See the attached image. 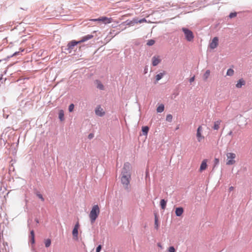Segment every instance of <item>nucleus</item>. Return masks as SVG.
<instances>
[{
  "label": "nucleus",
  "mask_w": 252,
  "mask_h": 252,
  "mask_svg": "<svg viewBox=\"0 0 252 252\" xmlns=\"http://www.w3.org/2000/svg\"><path fill=\"white\" fill-rule=\"evenodd\" d=\"M100 213L99 208L98 205H94L90 211L89 217L91 223H93L97 218Z\"/></svg>",
  "instance_id": "obj_1"
},
{
  "label": "nucleus",
  "mask_w": 252,
  "mask_h": 252,
  "mask_svg": "<svg viewBox=\"0 0 252 252\" xmlns=\"http://www.w3.org/2000/svg\"><path fill=\"white\" fill-rule=\"evenodd\" d=\"M130 180H131L130 176H129V178L128 176L122 175V177L121 178V182L122 184H123L125 190H126L127 192H129L130 190V188L129 186Z\"/></svg>",
  "instance_id": "obj_2"
},
{
  "label": "nucleus",
  "mask_w": 252,
  "mask_h": 252,
  "mask_svg": "<svg viewBox=\"0 0 252 252\" xmlns=\"http://www.w3.org/2000/svg\"><path fill=\"white\" fill-rule=\"evenodd\" d=\"M182 31L185 34V39L189 42L193 40L194 36L192 32L189 29L185 27L182 28Z\"/></svg>",
  "instance_id": "obj_3"
},
{
  "label": "nucleus",
  "mask_w": 252,
  "mask_h": 252,
  "mask_svg": "<svg viewBox=\"0 0 252 252\" xmlns=\"http://www.w3.org/2000/svg\"><path fill=\"white\" fill-rule=\"evenodd\" d=\"M80 42L79 41H76L75 40H72L71 41H69L66 46H63L62 47V50H67L68 53H71L72 50H73L76 46L77 44H79Z\"/></svg>",
  "instance_id": "obj_4"
},
{
  "label": "nucleus",
  "mask_w": 252,
  "mask_h": 252,
  "mask_svg": "<svg viewBox=\"0 0 252 252\" xmlns=\"http://www.w3.org/2000/svg\"><path fill=\"white\" fill-rule=\"evenodd\" d=\"M131 168L132 167L130 163L128 162L125 163L122 168L121 175L128 176V177L129 178V176H131Z\"/></svg>",
  "instance_id": "obj_5"
},
{
  "label": "nucleus",
  "mask_w": 252,
  "mask_h": 252,
  "mask_svg": "<svg viewBox=\"0 0 252 252\" xmlns=\"http://www.w3.org/2000/svg\"><path fill=\"white\" fill-rule=\"evenodd\" d=\"M227 157V161L226 165H233L235 163V160H234L236 158L235 154L233 153H227L226 154Z\"/></svg>",
  "instance_id": "obj_6"
},
{
  "label": "nucleus",
  "mask_w": 252,
  "mask_h": 252,
  "mask_svg": "<svg viewBox=\"0 0 252 252\" xmlns=\"http://www.w3.org/2000/svg\"><path fill=\"white\" fill-rule=\"evenodd\" d=\"M219 44V38L217 36L214 37L209 44V47L212 49H215Z\"/></svg>",
  "instance_id": "obj_7"
},
{
  "label": "nucleus",
  "mask_w": 252,
  "mask_h": 252,
  "mask_svg": "<svg viewBox=\"0 0 252 252\" xmlns=\"http://www.w3.org/2000/svg\"><path fill=\"white\" fill-rule=\"evenodd\" d=\"M99 22H101L104 24H110L113 21L112 18H108L106 16H101L98 18Z\"/></svg>",
  "instance_id": "obj_8"
},
{
  "label": "nucleus",
  "mask_w": 252,
  "mask_h": 252,
  "mask_svg": "<svg viewBox=\"0 0 252 252\" xmlns=\"http://www.w3.org/2000/svg\"><path fill=\"white\" fill-rule=\"evenodd\" d=\"M79 227V222H77L75 225H74L73 230H72V236L74 238H76V239H78V228Z\"/></svg>",
  "instance_id": "obj_9"
},
{
  "label": "nucleus",
  "mask_w": 252,
  "mask_h": 252,
  "mask_svg": "<svg viewBox=\"0 0 252 252\" xmlns=\"http://www.w3.org/2000/svg\"><path fill=\"white\" fill-rule=\"evenodd\" d=\"M95 114L99 117H102L105 114V112L100 105L97 106L95 109Z\"/></svg>",
  "instance_id": "obj_10"
},
{
  "label": "nucleus",
  "mask_w": 252,
  "mask_h": 252,
  "mask_svg": "<svg viewBox=\"0 0 252 252\" xmlns=\"http://www.w3.org/2000/svg\"><path fill=\"white\" fill-rule=\"evenodd\" d=\"M152 65L154 66H157L161 61L159 56H154L152 58Z\"/></svg>",
  "instance_id": "obj_11"
},
{
  "label": "nucleus",
  "mask_w": 252,
  "mask_h": 252,
  "mask_svg": "<svg viewBox=\"0 0 252 252\" xmlns=\"http://www.w3.org/2000/svg\"><path fill=\"white\" fill-rule=\"evenodd\" d=\"M202 131V127L201 126H199L197 129L196 132V137L198 141L200 142L201 139L204 138L203 136H202L201 132Z\"/></svg>",
  "instance_id": "obj_12"
},
{
  "label": "nucleus",
  "mask_w": 252,
  "mask_h": 252,
  "mask_svg": "<svg viewBox=\"0 0 252 252\" xmlns=\"http://www.w3.org/2000/svg\"><path fill=\"white\" fill-rule=\"evenodd\" d=\"M184 208L182 207H176L175 213L177 217H181L184 213Z\"/></svg>",
  "instance_id": "obj_13"
},
{
  "label": "nucleus",
  "mask_w": 252,
  "mask_h": 252,
  "mask_svg": "<svg viewBox=\"0 0 252 252\" xmlns=\"http://www.w3.org/2000/svg\"><path fill=\"white\" fill-rule=\"evenodd\" d=\"M207 159H204L200 166L199 170L200 171H202L204 170H205L207 168Z\"/></svg>",
  "instance_id": "obj_14"
},
{
  "label": "nucleus",
  "mask_w": 252,
  "mask_h": 252,
  "mask_svg": "<svg viewBox=\"0 0 252 252\" xmlns=\"http://www.w3.org/2000/svg\"><path fill=\"white\" fill-rule=\"evenodd\" d=\"M94 36L92 34H87L83 36L80 40H79V42H80V43L85 42L89 39H91Z\"/></svg>",
  "instance_id": "obj_15"
},
{
  "label": "nucleus",
  "mask_w": 252,
  "mask_h": 252,
  "mask_svg": "<svg viewBox=\"0 0 252 252\" xmlns=\"http://www.w3.org/2000/svg\"><path fill=\"white\" fill-rule=\"evenodd\" d=\"M245 81L243 78H241L238 80L237 84H236V87L237 88H241L243 86L245 85Z\"/></svg>",
  "instance_id": "obj_16"
},
{
  "label": "nucleus",
  "mask_w": 252,
  "mask_h": 252,
  "mask_svg": "<svg viewBox=\"0 0 252 252\" xmlns=\"http://www.w3.org/2000/svg\"><path fill=\"white\" fill-rule=\"evenodd\" d=\"M34 236V231L33 230H32L30 231V242L32 244H34L35 243Z\"/></svg>",
  "instance_id": "obj_17"
},
{
  "label": "nucleus",
  "mask_w": 252,
  "mask_h": 252,
  "mask_svg": "<svg viewBox=\"0 0 252 252\" xmlns=\"http://www.w3.org/2000/svg\"><path fill=\"white\" fill-rule=\"evenodd\" d=\"M165 73V71H163L162 72L157 74L155 76L156 81L158 82L161 79Z\"/></svg>",
  "instance_id": "obj_18"
},
{
  "label": "nucleus",
  "mask_w": 252,
  "mask_h": 252,
  "mask_svg": "<svg viewBox=\"0 0 252 252\" xmlns=\"http://www.w3.org/2000/svg\"><path fill=\"white\" fill-rule=\"evenodd\" d=\"M95 83L96 84V88L100 90H103L104 89V87L103 85L100 82V81L98 80H96L95 81Z\"/></svg>",
  "instance_id": "obj_19"
},
{
  "label": "nucleus",
  "mask_w": 252,
  "mask_h": 252,
  "mask_svg": "<svg viewBox=\"0 0 252 252\" xmlns=\"http://www.w3.org/2000/svg\"><path fill=\"white\" fill-rule=\"evenodd\" d=\"M141 130H142V134L143 135L147 136L148 135V132L149 130V127L148 126H143L142 127Z\"/></svg>",
  "instance_id": "obj_20"
},
{
  "label": "nucleus",
  "mask_w": 252,
  "mask_h": 252,
  "mask_svg": "<svg viewBox=\"0 0 252 252\" xmlns=\"http://www.w3.org/2000/svg\"><path fill=\"white\" fill-rule=\"evenodd\" d=\"M167 200L165 199H162L160 201V206L161 209L162 210H165L166 208V204H167Z\"/></svg>",
  "instance_id": "obj_21"
},
{
  "label": "nucleus",
  "mask_w": 252,
  "mask_h": 252,
  "mask_svg": "<svg viewBox=\"0 0 252 252\" xmlns=\"http://www.w3.org/2000/svg\"><path fill=\"white\" fill-rule=\"evenodd\" d=\"M126 25L129 26H133L135 24H137V21L135 18H133L132 20H126L125 22Z\"/></svg>",
  "instance_id": "obj_22"
},
{
  "label": "nucleus",
  "mask_w": 252,
  "mask_h": 252,
  "mask_svg": "<svg viewBox=\"0 0 252 252\" xmlns=\"http://www.w3.org/2000/svg\"><path fill=\"white\" fill-rule=\"evenodd\" d=\"M59 119L61 122L64 120V111L63 109H61L59 111Z\"/></svg>",
  "instance_id": "obj_23"
},
{
  "label": "nucleus",
  "mask_w": 252,
  "mask_h": 252,
  "mask_svg": "<svg viewBox=\"0 0 252 252\" xmlns=\"http://www.w3.org/2000/svg\"><path fill=\"white\" fill-rule=\"evenodd\" d=\"M154 227H155V228L157 230H158L159 227L158 219V216L156 214H155Z\"/></svg>",
  "instance_id": "obj_24"
},
{
  "label": "nucleus",
  "mask_w": 252,
  "mask_h": 252,
  "mask_svg": "<svg viewBox=\"0 0 252 252\" xmlns=\"http://www.w3.org/2000/svg\"><path fill=\"white\" fill-rule=\"evenodd\" d=\"M220 122L221 121H217L214 122V126H213V128L214 130L219 129Z\"/></svg>",
  "instance_id": "obj_25"
},
{
  "label": "nucleus",
  "mask_w": 252,
  "mask_h": 252,
  "mask_svg": "<svg viewBox=\"0 0 252 252\" xmlns=\"http://www.w3.org/2000/svg\"><path fill=\"white\" fill-rule=\"evenodd\" d=\"M164 105L163 104H160L157 108V112L158 113H161L164 111Z\"/></svg>",
  "instance_id": "obj_26"
},
{
  "label": "nucleus",
  "mask_w": 252,
  "mask_h": 252,
  "mask_svg": "<svg viewBox=\"0 0 252 252\" xmlns=\"http://www.w3.org/2000/svg\"><path fill=\"white\" fill-rule=\"evenodd\" d=\"M21 54V52L20 51H16L15 52H14L12 55H10V56H7L5 59L6 60V61H8L10 58L13 57V56H18L19 55Z\"/></svg>",
  "instance_id": "obj_27"
},
{
  "label": "nucleus",
  "mask_w": 252,
  "mask_h": 252,
  "mask_svg": "<svg viewBox=\"0 0 252 252\" xmlns=\"http://www.w3.org/2000/svg\"><path fill=\"white\" fill-rule=\"evenodd\" d=\"M210 74V70H207L204 73L203 78L204 80H206L208 79Z\"/></svg>",
  "instance_id": "obj_28"
},
{
  "label": "nucleus",
  "mask_w": 252,
  "mask_h": 252,
  "mask_svg": "<svg viewBox=\"0 0 252 252\" xmlns=\"http://www.w3.org/2000/svg\"><path fill=\"white\" fill-rule=\"evenodd\" d=\"M234 74V70L232 68H229L226 72V75L231 76Z\"/></svg>",
  "instance_id": "obj_29"
},
{
  "label": "nucleus",
  "mask_w": 252,
  "mask_h": 252,
  "mask_svg": "<svg viewBox=\"0 0 252 252\" xmlns=\"http://www.w3.org/2000/svg\"><path fill=\"white\" fill-rule=\"evenodd\" d=\"M51 244V240L50 239H47L45 241V246L46 248H48L50 246Z\"/></svg>",
  "instance_id": "obj_30"
},
{
  "label": "nucleus",
  "mask_w": 252,
  "mask_h": 252,
  "mask_svg": "<svg viewBox=\"0 0 252 252\" xmlns=\"http://www.w3.org/2000/svg\"><path fill=\"white\" fill-rule=\"evenodd\" d=\"M155 43V40L154 39H151L148 40L147 42V45L149 46H151L153 45Z\"/></svg>",
  "instance_id": "obj_31"
},
{
  "label": "nucleus",
  "mask_w": 252,
  "mask_h": 252,
  "mask_svg": "<svg viewBox=\"0 0 252 252\" xmlns=\"http://www.w3.org/2000/svg\"><path fill=\"white\" fill-rule=\"evenodd\" d=\"M172 115L171 114H167L166 117V121L168 122H171L172 120Z\"/></svg>",
  "instance_id": "obj_32"
},
{
  "label": "nucleus",
  "mask_w": 252,
  "mask_h": 252,
  "mask_svg": "<svg viewBox=\"0 0 252 252\" xmlns=\"http://www.w3.org/2000/svg\"><path fill=\"white\" fill-rule=\"evenodd\" d=\"M74 108V104L73 103H71L69 104L68 106V111L69 112H72L73 111Z\"/></svg>",
  "instance_id": "obj_33"
},
{
  "label": "nucleus",
  "mask_w": 252,
  "mask_h": 252,
  "mask_svg": "<svg viewBox=\"0 0 252 252\" xmlns=\"http://www.w3.org/2000/svg\"><path fill=\"white\" fill-rule=\"evenodd\" d=\"M36 195L41 200V201H44V198L43 197L42 195L39 192H36L35 193Z\"/></svg>",
  "instance_id": "obj_34"
},
{
  "label": "nucleus",
  "mask_w": 252,
  "mask_h": 252,
  "mask_svg": "<svg viewBox=\"0 0 252 252\" xmlns=\"http://www.w3.org/2000/svg\"><path fill=\"white\" fill-rule=\"evenodd\" d=\"M237 14V12H231V13L229 14V15H228V17H229V18H230V19H232V18H234V17H236Z\"/></svg>",
  "instance_id": "obj_35"
},
{
  "label": "nucleus",
  "mask_w": 252,
  "mask_h": 252,
  "mask_svg": "<svg viewBox=\"0 0 252 252\" xmlns=\"http://www.w3.org/2000/svg\"><path fill=\"white\" fill-rule=\"evenodd\" d=\"M135 19L137 21V23H142L144 22H146V19L145 18L140 19L139 20L138 18H135Z\"/></svg>",
  "instance_id": "obj_36"
},
{
  "label": "nucleus",
  "mask_w": 252,
  "mask_h": 252,
  "mask_svg": "<svg viewBox=\"0 0 252 252\" xmlns=\"http://www.w3.org/2000/svg\"><path fill=\"white\" fill-rule=\"evenodd\" d=\"M169 252H176V250L173 246H170L168 248Z\"/></svg>",
  "instance_id": "obj_37"
},
{
  "label": "nucleus",
  "mask_w": 252,
  "mask_h": 252,
  "mask_svg": "<svg viewBox=\"0 0 252 252\" xmlns=\"http://www.w3.org/2000/svg\"><path fill=\"white\" fill-rule=\"evenodd\" d=\"M102 249V246L101 245H98L96 248V252H100Z\"/></svg>",
  "instance_id": "obj_38"
},
{
  "label": "nucleus",
  "mask_w": 252,
  "mask_h": 252,
  "mask_svg": "<svg viewBox=\"0 0 252 252\" xmlns=\"http://www.w3.org/2000/svg\"><path fill=\"white\" fill-rule=\"evenodd\" d=\"M94 137V134L92 133H90L89 135H88V139H89L90 140L92 139V138H93Z\"/></svg>",
  "instance_id": "obj_39"
},
{
  "label": "nucleus",
  "mask_w": 252,
  "mask_h": 252,
  "mask_svg": "<svg viewBox=\"0 0 252 252\" xmlns=\"http://www.w3.org/2000/svg\"><path fill=\"white\" fill-rule=\"evenodd\" d=\"M194 79H195V77L193 76L189 79V81L190 83H192L194 81Z\"/></svg>",
  "instance_id": "obj_40"
},
{
  "label": "nucleus",
  "mask_w": 252,
  "mask_h": 252,
  "mask_svg": "<svg viewBox=\"0 0 252 252\" xmlns=\"http://www.w3.org/2000/svg\"><path fill=\"white\" fill-rule=\"evenodd\" d=\"M214 161H215V164H217L219 162V159L218 158H215Z\"/></svg>",
  "instance_id": "obj_41"
},
{
  "label": "nucleus",
  "mask_w": 252,
  "mask_h": 252,
  "mask_svg": "<svg viewBox=\"0 0 252 252\" xmlns=\"http://www.w3.org/2000/svg\"><path fill=\"white\" fill-rule=\"evenodd\" d=\"M90 21H94V22H99L98 18L96 19H90Z\"/></svg>",
  "instance_id": "obj_42"
},
{
  "label": "nucleus",
  "mask_w": 252,
  "mask_h": 252,
  "mask_svg": "<svg viewBox=\"0 0 252 252\" xmlns=\"http://www.w3.org/2000/svg\"><path fill=\"white\" fill-rule=\"evenodd\" d=\"M4 141L2 138H0V146L2 145V143H4Z\"/></svg>",
  "instance_id": "obj_43"
},
{
  "label": "nucleus",
  "mask_w": 252,
  "mask_h": 252,
  "mask_svg": "<svg viewBox=\"0 0 252 252\" xmlns=\"http://www.w3.org/2000/svg\"><path fill=\"white\" fill-rule=\"evenodd\" d=\"M6 61H6L5 58L4 59H0V63L2 62H5Z\"/></svg>",
  "instance_id": "obj_44"
},
{
  "label": "nucleus",
  "mask_w": 252,
  "mask_h": 252,
  "mask_svg": "<svg viewBox=\"0 0 252 252\" xmlns=\"http://www.w3.org/2000/svg\"><path fill=\"white\" fill-rule=\"evenodd\" d=\"M157 245L158 247L160 248L161 249H162V245H161V244L160 243H158Z\"/></svg>",
  "instance_id": "obj_45"
},
{
  "label": "nucleus",
  "mask_w": 252,
  "mask_h": 252,
  "mask_svg": "<svg viewBox=\"0 0 252 252\" xmlns=\"http://www.w3.org/2000/svg\"><path fill=\"white\" fill-rule=\"evenodd\" d=\"M117 24H118V23L117 22V23H116L115 24H112V26L113 27L115 28V27H117Z\"/></svg>",
  "instance_id": "obj_46"
},
{
  "label": "nucleus",
  "mask_w": 252,
  "mask_h": 252,
  "mask_svg": "<svg viewBox=\"0 0 252 252\" xmlns=\"http://www.w3.org/2000/svg\"><path fill=\"white\" fill-rule=\"evenodd\" d=\"M233 189H234V187H232V186H231V187H229V190H230V191H232V190H233Z\"/></svg>",
  "instance_id": "obj_47"
},
{
  "label": "nucleus",
  "mask_w": 252,
  "mask_h": 252,
  "mask_svg": "<svg viewBox=\"0 0 252 252\" xmlns=\"http://www.w3.org/2000/svg\"><path fill=\"white\" fill-rule=\"evenodd\" d=\"M149 176V173L148 171H146V178H147Z\"/></svg>",
  "instance_id": "obj_48"
},
{
  "label": "nucleus",
  "mask_w": 252,
  "mask_h": 252,
  "mask_svg": "<svg viewBox=\"0 0 252 252\" xmlns=\"http://www.w3.org/2000/svg\"><path fill=\"white\" fill-rule=\"evenodd\" d=\"M147 70H148V68L145 67L144 68V73L146 74L147 72Z\"/></svg>",
  "instance_id": "obj_49"
},
{
  "label": "nucleus",
  "mask_w": 252,
  "mask_h": 252,
  "mask_svg": "<svg viewBox=\"0 0 252 252\" xmlns=\"http://www.w3.org/2000/svg\"><path fill=\"white\" fill-rule=\"evenodd\" d=\"M63 50V52L65 53V54H67L68 53V51H67V50Z\"/></svg>",
  "instance_id": "obj_50"
},
{
  "label": "nucleus",
  "mask_w": 252,
  "mask_h": 252,
  "mask_svg": "<svg viewBox=\"0 0 252 252\" xmlns=\"http://www.w3.org/2000/svg\"><path fill=\"white\" fill-rule=\"evenodd\" d=\"M2 74H0V81L2 79Z\"/></svg>",
  "instance_id": "obj_51"
},
{
  "label": "nucleus",
  "mask_w": 252,
  "mask_h": 252,
  "mask_svg": "<svg viewBox=\"0 0 252 252\" xmlns=\"http://www.w3.org/2000/svg\"><path fill=\"white\" fill-rule=\"evenodd\" d=\"M232 131H229V133H228V135H232Z\"/></svg>",
  "instance_id": "obj_52"
},
{
  "label": "nucleus",
  "mask_w": 252,
  "mask_h": 252,
  "mask_svg": "<svg viewBox=\"0 0 252 252\" xmlns=\"http://www.w3.org/2000/svg\"><path fill=\"white\" fill-rule=\"evenodd\" d=\"M35 221L37 223H39V220L37 219H35Z\"/></svg>",
  "instance_id": "obj_53"
},
{
  "label": "nucleus",
  "mask_w": 252,
  "mask_h": 252,
  "mask_svg": "<svg viewBox=\"0 0 252 252\" xmlns=\"http://www.w3.org/2000/svg\"><path fill=\"white\" fill-rule=\"evenodd\" d=\"M24 51V49H21V52H23V51Z\"/></svg>",
  "instance_id": "obj_54"
},
{
  "label": "nucleus",
  "mask_w": 252,
  "mask_h": 252,
  "mask_svg": "<svg viewBox=\"0 0 252 252\" xmlns=\"http://www.w3.org/2000/svg\"><path fill=\"white\" fill-rule=\"evenodd\" d=\"M5 245H7V243H6V244H5Z\"/></svg>",
  "instance_id": "obj_55"
},
{
  "label": "nucleus",
  "mask_w": 252,
  "mask_h": 252,
  "mask_svg": "<svg viewBox=\"0 0 252 252\" xmlns=\"http://www.w3.org/2000/svg\"><path fill=\"white\" fill-rule=\"evenodd\" d=\"M5 245H7V243H6V244H5Z\"/></svg>",
  "instance_id": "obj_56"
}]
</instances>
